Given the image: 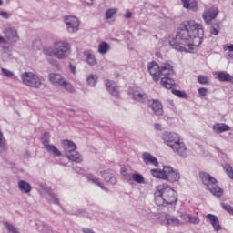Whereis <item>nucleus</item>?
I'll list each match as a JSON object with an SVG mask.
<instances>
[{
	"label": "nucleus",
	"mask_w": 233,
	"mask_h": 233,
	"mask_svg": "<svg viewBox=\"0 0 233 233\" xmlns=\"http://www.w3.org/2000/svg\"><path fill=\"white\" fill-rule=\"evenodd\" d=\"M204 30L195 21L182 22L177 31L176 37L169 40L170 46L177 52L191 53L198 47L203 39Z\"/></svg>",
	"instance_id": "f257e3e1"
},
{
	"label": "nucleus",
	"mask_w": 233,
	"mask_h": 233,
	"mask_svg": "<svg viewBox=\"0 0 233 233\" xmlns=\"http://www.w3.org/2000/svg\"><path fill=\"white\" fill-rule=\"evenodd\" d=\"M147 70L154 82H158L160 80V85L166 89H172L175 85L174 79L171 77L174 75L173 66L167 63H162L158 65L157 62L153 61L147 65Z\"/></svg>",
	"instance_id": "f03ea898"
},
{
	"label": "nucleus",
	"mask_w": 233,
	"mask_h": 233,
	"mask_svg": "<svg viewBox=\"0 0 233 233\" xmlns=\"http://www.w3.org/2000/svg\"><path fill=\"white\" fill-rule=\"evenodd\" d=\"M161 138L164 141V144L168 146L175 154L184 158L187 157V147L183 142L179 141V137L177 133L164 131L161 134Z\"/></svg>",
	"instance_id": "7ed1b4c3"
},
{
	"label": "nucleus",
	"mask_w": 233,
	"mask_h": 233,
	"mask_svg": "<svg viewBox=\"0 0 233 233\" xmlns=\"http://www.w3.org/2000/svg\"><path fill=\"white\" fill-rule=\"evenodd\" d=\"M45 54L50 57H56L59 60L67 58L71 54V46L66 41H57L55 43L54 49H45Z\"/></svg>",
	"instance_id": "20e7f679"
},
{
	"label": "nucleus",
	"mask_w": 233,
	"mask_h": 233,
	"mask_svg": "<svg viewBox=\"0 0 233 233\" xmlns=\"http://www.w3.org/2000/svg\"><path fill=\"white\" fill-rule=\"evenodd\" d=\"M151 175L158 179L167 180L170 183L179 181L180 174L177 170H174L170 166H164L163 169L153 168L150 170Z\"/></svg>",
	"instance_id": "39448f33"
},
{
	"label": "nucleus",
	"mask_w": 233,
	"mask_h": 233,
	"mask_svg": "<svg viewBox=\"0 0 233 233\" xmlns=\"http://www.w3.org/2000/svg\"><path fill=\"white\" fill-rule=\"evenodd\" d=\"M200 178L202 179V183L206 186L207 189L210 191L213 196L221 198L224 190L217 185L218 181L214 177L210 176L207 172H202L200 173Z\"/></svg>",
	"instance_id": "423d86ee"
},
{
	"label": "nucleus",
	"mask_w": 233,
	"mask_h": 233,
	"mask_svg": "<svg viewBox=\"0 0 233 233\" xmlns=\"http://www.w3.org/2000/svg\"><path fill=\"white\" fill-rule=\"evenodd\" d=\"M63 148L68 160L76 164H80L83 162V157H81V154L76 151L77 146L75 142L71 140H64Z\"/></svg>",
	"instance_id": "0eeeda50"
},
{
	"label": "nucleus",
	"mask_w": 233,
	"mask_h": 233,
	"mask_svg": "<svg viewBox=\"0 0 233 233\" xmlns=\"http://www.w3.org/2000/svg\"><path fill=\"white\" fill-rule=\"evenodd\" d=\"M24 85L32 88H40L42 86V79L39 76L33 72H25L21 75Z\"/></svg>",
	"instance_id": "6e6552de"
},
{
	"label": "nucleus",
	"mask_w": 233,
	"mask_h": 233,
	"mask_svg": "<svg viewBox=\"0 0 233 233\" xmlns=\"http://www.w3.org/2000/svg\"><path fill=\"white\" fill-rule=\"evenodd\" d=\"M158 187H163L161 193L166 201V205H173L177 202V192L171 187H169L167 183L158 185Z\"/></svg>",
	"instance_id": "1a4fd4ad"
},
{
	"label": "nucleus",
	"mask_w": 233,
	"mask_h": 233,
	"mask_svg": "<svg viewBox=\"0 0 233 233\" xmlns=\"http://www.w3.org/2000/svg\"><path fill=\"white\" fill-rule=\"evenodd\" d=\"M64 22L68 33L75 34L79 31V19L76 16H65Z\"/></svg>",
	"instance_id": "9d476101"
},
{
	"label": "nucleus",
	"mask_w": 233,
	"mask_h": 233,
	"mask_svg": "<svg viewBox=\"0 0 233 233\" xmlns=\"http://www.w3.org/2000/svg\"><path fill=\"white\" fill-rule=\"evenodd\" d=\"M218 13V8L215 6L206 9L202 15L205 24L211 25V22L217 18Z\"/></svg>",
	"instance_id": "9b49d317"
},
{
	"label": "nucleus",
	"mask_w": 233,
	"mask_h": 233,
	"mask_svg": "<svg viewBox=\"0 0 233 233\" xmlns=\"http://www.w3.org/2000/svg\"><path fill=\"white\" fill-rule=\"evenodd\" d=\"M147 106L152 110L155 116H163V113H164L163 106L159 100L150 99L147 101Z\"/></svg>",
	"instance_id": "f8f14e48"
},
{
	"label": "nucleus",
	"mask_w": 233,
	"mask_h": 233,
	"mask_svg": "<svg viewBox=\"0 0 233 233\" xmlns=\"http://www.w3.org/2000/svg\"><path fill=\"white\" fill-rule=\"evenodd\" d=\"M5 38L11 43H16L20 40L18 32L14 27H6L4 31Z\"/></svg>",
	"instance_id": "ddd939ff"
},
{
	"label": "nucleus",
	"mask_w": 233,
	"mask_h": 233,
	"mask_svg": "<svg viewBox=\"0 0 233 233\" xmlns=\"http://www.w3.org/2000/svg\"><path fill=\"white\" fill-rule=\"evenodd\" d=\"M215 79L219 82L231 83L233 84V76L227 71H217L215 72Z\"/></svg>",
	"instance_id": "4468645a"
},
{
	"label": "nucleus",
	"mask_w": 233,
	"mask_h": 233,
	"mask_svg": "<svg viewBox=\"0 0 233 233\" xmlns=\"http://www.w3.org/2000/svg\"><path fill=\"white\" fill-rule=\"evenodd\" d=\"M86 177L87 178V181L91 182L92 184L99 187L103 191L108 193V187H105V184H103V182H101V180L99 179V177H96L94 174L92 173H88L86 174Z\"/></svg>",
	"instance_id": "2eb2a0df"
},
{
	"label": "nucleus",
	"mask_w": 233,
	"mask_h": 233,
	"mask_svg": "<svg viewBox=\"0 0 233 233\" xmlns=\"http://www.w3.org/2000/svg\"><path fill=\"white\" fill-rule=\"evenodd\" d=\"M105 85H106V90L109 92L110 95H112L115 97H119V90L117 89V86L114 81L110 79H106Z\"/></svg>",
	"instance_id": "dca6fc26"
},
{
	"label": "nucleus",
	"mask_w": 233,
	"mask_h": 233,
	"mask_svg": "<svg viewBox=\"0 0 233 233\" xmlns=\"http://www.w3.org/2000/svg\"><path fill=\"white\" fill-rule=\"evenodd\" d=\"M101 175L106 183H110L111 185L117 184V178L116 177L114 172L111 169L101 171Z\"/></svg>",
	"instance_id": "f3484780"
},
{
	"label": "nucleus",
	"mask_w": 233,
	"mask_h": 233,
	"mask_svg": "<svg viewBox=\"0 0 233 233\" xmlns=\"http://www.w3.org/2000/svg\"><path fill=\"white\" fill-rule=\"evenodd\" d=\"M162 190L163 187L157 186L155 191V203L158 207L166 205V200L164 199Z\"/></svg>",
	"instance_id": "a211bd4d"
},
{
	"label": "nucleus",
	"mask_w": 233,
	"mask_h": 233,
	"mask_svg": "<svg viewBox=\"0 0 233 233\" xmlns=\"http://www.w3.org/2000/svg\"><path fill=\"white\" fill-rule=\"evenodd\" d=\"M206 218L209 220L216 232H218L222 229V226L220 225L219 220L216 215L208 213L207 214Z\"/></svg>",
	"instance_id": "6ab92c4d"
},
{
	"label": "nucleus",
	"mask_w": 233,
	"mask_h": 233,
	"mask_svg": "<svg viewBox=\"0 0 233 233\" xmlns=\"http://www.w3.org/2000/svg\"><path fill=\"white\" fill-rule=\"evenodd\" d=\"M142 158H143V161L146 165H152L154 167L158 166V161L156 158V157L152 156L148 152H143L142 153Z\"/></svg>",
	"instance_id": "aec40b11"
},
{
	"label": "nucleus",
	"mask_w": 233,
	"mask_h": 233,
	"mask_svg": "<svg viewBox=\"0 0 233 233\" xmlns=\"http://www.w3.org/2000/svg\"><path fill=\"white\" fill-rule=\"evenodd\" d=\"M132 98L133 100L142 104L148 102V95L140 91H134L132 93Z\"/></svg>",
	"instance_id": "412c9836"
},
{
	"label": "nucleus",
	"mask_w": 233,
	"mask_h": 233,
	"mask_svg": "<svg viewBox=\"0 0 233 233\" xmlns=\"http://www.w3.org/2000/svg\"><path fill=\"white\" fill-rule=\"evenodd\" d=\"M48 77H49V81L55 86H61L65 81L62 75L57 74V73H50Z\"/></svg>",
	"instance_id": "4be33fe9"
},
{
	"label": "nucleus",
	"mask_w": 233,
	"mask_h": 233,
	"mask_svg": "<svg viewBox=\"0 0 233 233\" xmlns=\"http://www.w3.org/2000/svg\"><path fill=\"white\" fill-rule=\"evenodd\" d=\"M18 188L24 194H29L33 189L31 184L25 180L18 181Z\"/></svg>",
	"instance_id": "5701e85b"
},
{
	"label": "nucleus",
	"mask_w": 233,
	"mask_h": 233,
	"mask_svg": "<svg viewBox=\"0 0 233 233\" xmlns=\"http://www.w3.org/2000/svg\"><path fill=\"white\" fill-rule=\"evenodd\" d=\"M229 129H230L229 126H228L227 124H224V123H218V124H215L213 127V130L217 134L228 132V131H229Z\"/></svg>",
	"instance_id": "b1692460"
},
{
	"label": "nucleus",
	"mask_w": 233,
	"mask_h": 233,
	"mask_svg": "<svg viewBox=\"0 0 233 233\" xmlns=\"http://www.w3.org/2000/svg\"><path fill=\"white\" fill-rule=\"evenodd\" d=\"M84 56L86 57V62L89 66H96L97 64V61L96 60V56L92 54V51L90 50L84 51Z\"/></svg>",
	"instance_id": "393cba45"
},
{
	"label": "nucleus",
	"mask_w": 233,
	"mask_h": 233,
	"mask_svg": "<svg viewBox=\"0 0 233 233\" xmlns=\"http://www.w3.org/2000/svg\"><path fill=\"white\" fill-rule=\"evenodd\" d=\"M165 219L167 220V224L168 226L176 227L180 224V221L177 217L171 216L169 214L165 215Z\"/></svg>",
	"instance_id": "a878e982"
},
{
	"label": "nucleus",
	"mask_w": 233,
	"mask_h": 233,
	"mask_svg": "<svg viewBox=\"0 0 233 233\" xmlns=\"http://www.w3.org/2000/svg\"><path fill=\"white\" fill-rule=\"evenodd\" d=\"M45 148L48 153L53 154L55 157L62 156V152L57 148L56 146H55L53 144H49V145L46 146Z\"/></svg>",
	"instance_id": "bb28decb"
},
{
	"label": "nucleus",
	"mask_w": 233,
	"mask_h": 233,
	"mask_svg": "<svg viewBox=\"0 0 233 233\" xmlns=\"http://www.w3.org/2000/svg\"><path fill=\"white\" fill-rule=\"evenodd\" d=\"M37 230L40 233H56L53 227L47 223H42L40 226H38Z\"/></svg>",
	"instance_id": "cd10ccee"
},
{
	"label": "nucleus",
	"mask_w": 233,
	"mask_h": 233,
	"mask_svg": "<svg viewBox=\"0 0 233 233\" xmlns=\"http://www.w3.org/2000/svg\"><path fill=\"white\" fill-rule=\"evenodd\" d=\"M51 134L48 131L44 132L41 135L40 141L42 145L46 147L50 145Z\"/></svg>",
	"instance_id": "c85d7f7f"
},
{
	"label": "nucleus",
	"mask_w": 233,
	"mask_h": 233,
	"mask_svg": "<svg viewBox=\"0 0 233 233\" xmlns=\"http://www.w3.org/2000/svg\"><path fill=\"white\" fill-rule=\"evenodd\" d=\"M108 51H110V45H108V43L101 42L98 45V52H99V54L105 55V54L108 53Z\"/></svg>",
	"instance_id": "c756f323"
},
{
	"label": "nucleus",
	"mask_w": 233,
	"mask_h": 233,
	"mask_svg": "<svg viewBox=\"0 0 233 233\" xmlns=\"http://www.w3.org/2000/svg\"><path fill=\"white\" fill-rule=\"evenodd\" d=\"M61 87H63L68 93H71V94L76 93V87L71 83L66 80L62 82Z\"/></svg>",
	"instance_id": "7c9ffc66"
},
{
	"label": "nucleus",
	"mask_w": 233,
	"mask_h": 233,
	"mask_svg": "<svg viewBox=\"0 0 233 233\" xmlns=\"http://www.w3.org/2000/svg\"><path fill=\"white\" fill-rule=\"evenodd\" d=\"M48 195L51 198V200H50L51 203L57 205V206H61V202H60V199H59L57 194H56L55 192L50 190V191H48Z\"/></svg>",
	"instance_id": "2f4dec72"
},
{
	"label": "nucleus",
	"mask_w": 233,
	"mask_h": 233,
	"mask_svg": "<svg viewBox=\"0 0 233 233\" xmlns=\"http://www.w3.org/2000/svg\"><path fill=\"white\" fill-rule=\"evenodd\" d=\"M131 177L133 181H135L137 184L145 183V177H143V175H141L140 173H133L131 175Z\"/></svg>",
	"instance_id": "473e14b6"
},
{
	"label": "nucleus",
	"mask_w": 233,
	"mask_h": 233,
	"mask_svg": "<svg viewBox=\"0 0 233 233\" xmlns=\"http://www.w3.org/2000/svg\"><path fill=\"white\" fill-rule=\"evenodd\" d=\"M171 92L174 96H177L178 98H181V99L187 98V95L184 91L177 90V89H172Z\"/></svg>",
	"instance_id": "72a5a7b5"
},
{
	"label": "nucleus",
	"mask_w": 233,
	"mask_h": 233,
	"mask_svg": "<svg viewBox=\"0 0 233 233\" xmlns=\"http://www.w3.org/2000/svg\"><path fill=\"white\" fill-rule=\"evenodd\" d=\"M6 150V141L4 137L3 132L0 131V153H3Z\"/></svg>",
	"instance_id": "f704fd0d"
},
{
	"label": "nucleus",
	"mask_w": 233,
	"mask_h": 233,
	"mask_svg": "<svg viewBox=\"0 0 233 233\" xmlns=\"http://www.w3.org/2000/svg\"><path fill=\"white\" fill-rule=\"evenodd\" d=\"M223 169L226 171V174L228 176V177L233 180V168H232V167L228 163H226L223 166Z\"/></svg>",
	"instance_id": "c9c22d12"
},
{
	"label": "nucleus",
	"mask_w": 233,
	"mask_h": 233,
	"mask_svg": "<svg viewBox=\"0 0 233 233\" xmlns=\"http://www.w3.org/2000/svg\"><path fill=\"white\" fill-rule=\"evenodd\" d=\"M210 34L212 35H218L219 34V23H214L210 27Z\"/></svg>",
	"instance_id": "e433bc0d"
},
{
	"label": "nucleus",
	"mask_w": 233,
	"mask_h": 233,
	"mask_svg": "<svg viewBox=\"0 0 233 233\" xmlns=\"http://www.w3.org/2000/svg\"><path fill=\"white\" fill-rule=\"evenodd\" d=\"M87 84L90 86H96V84H97V76H96V75H90L87 77Z\"/></svg>",
	"instance_id": "4c0bfd02"
},
{
	"label": "nucleus",
	"mask_w": 233,
	"mask_h": 233,
	"mask_svg": "<svg viewBox=\"0 0 233 233\" xmlns=\"http://www.w3.org/2000/svg\"><path fill=\"white\" fill-rule=\"evenodd\" d=\"M5 227L8 230V233H20L17 228L9 222H5Z\"/></svg>",
	"instance_id": "58836bf2"
},
{
	"label": "nucleus",
	"mask_w": 233,
	"mask_h": 233,
	"mask_svg": "<svg viewBox=\"0 0 233 233\" xmlns=\"http://www.w3.org/2000/svg\"><path fill=\"white\" fill-rule=\"evenodd\" d=\"M198 82L200 84V85H208L209 84V79L207 76H204V75H199L198 77Z\"/></svg>",
	"instance_id": "ea45409f"
},
{
	"label": "nucleus",
	"mask_w": 233,
	"mask_h": 233,
	"mask_svg": "<svg viewBox=\"0 0 233 233\" xmlns=\"http://www.w3.org/2000/svg\"><path fill=\"white\" fill-rule=\"evenodd\" d=\"M117 14V9L110 8L106 12V19L110 20L114 15Z\"/></svg>",
	"instance_id": "a19ab883"
},
{
	"label": "nucleus",
	"mask_w": 233,
	"mask_h": 233,
	"mask_svg": "<svg viewBox=\"0 0 233 233\" xmlns=\"http://www.w3.org/2000/svg\"><path fill=\"white\" fill-rule=\"evenodd\" d=\"M187 218L188 222L191 224H194V225L199 224V218L197 216H191V215L187 214Z\"/></svg>",
	"instance_id": "79ce46f5"
},
{
	"label": "nucleus",
	"mask_w": 233,
	"mask_h": 233,
	"mask_svg": "<svg viewBox=\"0 0 233 233\" xmlns=\"http://www.w3.org/2000/svg\"><path fill=\"white\" fill-rule=\"evenodd\" d=\"M1 71H2V75L5 76V77L12 78L15 76V74L12 71L6 68H2Z\"/></svg>",
	"instance_id": "37998d69"
},
{
	"label": "nucleus",
	"mask_w": 233,
	"mask_h": 233,
	"mask_svg": "<svg viewBox=\"0 0 233 233\" xmlns=\"http://www.w3.org/2000/svg\"><path fill=\"white\" fill-rule=\"evenodd\" d=\"M222 208L224 210H226L228 213L230 215H233V208L231 205L227 204V203H222Z\"/></svg>",
	"instance_id": "c03bdc74"
},
{
	"label": "nucleus",
	"mask_w": 233,
	"mask_h": 233,
	"mask_svg": "<svg viewBox=\"0 0 233 233\" xmlns=\"http://www.w3.org/2000/svg\"><path fill=\"white\" fill-rule=\"evenodd\" d=\"M198 92L201 96H206L208 94V89L206 87H200L198 89Z\"/></svg>",
	"instance_id": "a18cd8bd"
},
{
	"label": "nucleus",
	"mask_w": 233,
	"mask_h": 233,
	"mask_svg": "<svg viewBox=\"0 0 233 233\" xmlns=\"http://www.w3.org/2000/svg\"><path fill=\"white\" fill-rule=\"evenodd\" d=\"M121 175H122L123 177H125L127 179L130 178L131 176H132V175H130V174H128V173L127 172V168H125V167H122V168H121Z\"/></svg>",
	"instance_id": "49530a36"
},
{
	"label": "nucleus",
	"mask_w": 233,
	"mask_h": 233,
	"mask_svg": "<svg viewBox=\"0 0 233 233\" xmlns=\"http://www.w3.org/2000/svg\"><path fill=\"white\" fill-rule=\"evenodd\" d=\"M181 2L185 9H191V5L189 4L190 0H181Z\"/></svg>",
	"instance_id": "de8ad7c7"
},
{
	"label": "nucleus",
	"mask_w": 233,
	"mask_h": 233,
	"mask_svg": "<svg viewBox=\"0 0 233 233\" xmlns=\"http://www.w3.org/2000/svg\"><path fill=\"white\" fill-rule=\"evenodd\" d=\"M69 70L70 72L73 74V75H76V66L70 63L69 64Z\"/></svg>",
	"instance_id": "09e8293b"
},
{
	"label": "nucleus",
	"mask_w": 233,
	"mask_h": 233,
	"mask_svg": "<svg viewBox=\"0 0 233 233\" xmlns=\"http://www.w3.org/2000/svg\"><path fill=\"white\" fill-rule=\"evenodd\" d=\"M0 16H2L4 19H9L10 18L9 13L5 12V11L0 12Z\"/></svg>",
	"instance_id": "8fccbe9b"
},
{
	"label": "nucleus",
	"mask_w": 233,
	"mask_h": 233,
	"mask_svg": "<svg viewBox=\"0 0 233 233\" xmlns=\"http://www.w3.org/2000/svg\"><path fill=\"white\" fill-rule=\"evenodd\" d=\"M224 51L233 52V44L224 46Z\"/></svg>",
	"instance_id": "3c124183"
},
{
	"label": "nucleus",
	"mask_w": 233,
	"mask_h": 233,
	"mask_svg": "<svg viewBox=\"0 0 233 233\" xmlns=\"http://www.w3.org/2000/svg\"><path fill=\"white\" fill-rule=\"evenodd\" d=\"M82 232H83V233H96V232L94 231V229L88 228H82Z\"/></svg>",
	"instance_id": "603ef678"
},
{
	"label": "nucleus",
	"mask_w": 233,
	"mask_h": 233,
	"mask_svg": "<svg viewBox=\"0 0 233 233\" xmlns=\"http://www.w3.org/2000/svg\"><path fill=\"white\" fill-rule=\"evenodd\" d=\"M2 51L4 52V56L6 55V53L9 51V46H1Z\"/></svg>",
	"instance_id": "864d4df0"
},
{
	"label": "nucleus",
	"mask_w": 233,
	"mask_h": 233,
	"mask_svg": "<svg viewBox=\"0 0 233 233\" xmlns=\"http://www.w3.org/2000/svg\"><path fill=\"white\" fill-rule=\"evenodd\" d=\"M86 212H85V209H77L75 213H74V215H76V216H79V215H83V214H85Z\"/></svg>",
	"instance_id": "5fc2aeb1"
},
{
	"label": "nucleus",
	"mask_w": 233,
	"mask_h": 233,
	"mask_svg": "<svg viewBox=\"0 0 233 233\" xmlns=\"http://www.w3.org/2000/svg\"><path fill=\"white\" fill-rule=\"evenodd\" d=\"M6 43H7V40L5 37H3L2 35H0V45L6 44Z\"/></svg>",
	"instance_id": "6e6d98bb"
},
{
	"label": "nucleus",
	"mask_w": 233,
	"mask_h": 233,
	"mask_svg": "<svg viewBox=\"0 0 233 233\" xmlns=\"http://www.w3.org/2000/svg\"><path fill=\"white\" fill-rule=\"evenodd\" d=\"M154 128L156 129V130H161V125L160 124H158V123H156L155 125H154Z\"/></svg>",
	"instance_id": "4d7b16f0"
},
{
	"label": "nucleus",
	"mask_w": 233,
	"mask_h": 233,
	"mask_svg": "<svg viewBox=\"0 0 233 233\" xmlns=\"http://www.w3.org/2000/svg\"><path fill=\"white\" fill-rule=\"evenodd\" d=\"M126 18H127V19L132 18V13H130V12L127 13V14H126Z\"/></svg>",
	"instance_id": "13d9d810"
},
{
	"label": "nucleus",
	"mask_w": 233,
	"mask_h": 233,
	"mask_svg": "<svg viewBox=\"0 0 233 233\" xmlns=\"http://www.w3.org/2000/svg\"><path fill=\"white\" fill-rule=\"evenodd\" d=\"M53 66H57V61H55V62L53 63Z\"/></svg>",
	"instance_id": "bf43d9fd"
},
{
	"label": "nucleus",
	"mask_w": 233,
	"mask_h": 233,
	"mask_svg": "<svg viewBox=\"0 0 233 233\" xmlns=\"http://www.w3.org/2000/svg\"><path fill=\"white\" fill-rule=\"evenodd\" d=\"M3 5V0H0V6Z\"/></svg>",
	"instance_id": "052dcab7"
},
{
	"label": "nucleus",
	"mask_w": 233,
	"mask_h": 233,
	"mask_svg": "<svg viewBox=\"0 0 233 233\" xmlns=\"http://www.w3.org/2000/svg\"><path fill=\"white\" fill-rule=\"evenodd\" d=\"M228 56H230V58H233V54H229Z\"/></svg>",
	"instance_id": "680f3d73"
}]
</instances>
